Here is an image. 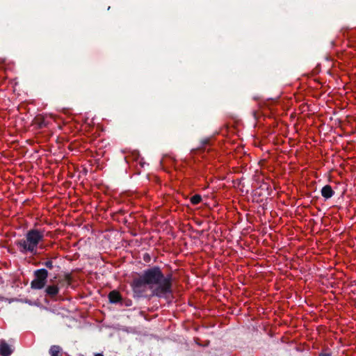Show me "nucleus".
I'll return each instance as SVG.
<instances>
[{"label":"nucleus","instance_id":"6","mask_svg":"<svg viewBox=\"0 0 356 356\" xmlns=\"http://www.w3.org/2000/svg\"><path fill=\"white\" fill-rule=\"evenodd\" d=\"M108 299L110 302L115 304L120 302L122 297L118 291H112L108 294Z\"/></svg>","mask_w":356,"mask_h":356},{"label":"nucleus","instance_id":"12","mask_svg":"<svg viewBox=\"0 0 356 356\" xmlns=\"http://www.w3.org/2000/svg\"><path fill=\"white\" fill-rule=\"evenodd\" d=\"M320 356H330V355L328 354H323V355H321Z\"/></svg>","mask_w":356,"mask_h":356},{"label":"nucleus","instance_id":"8","mask_svg":"<svg viewBox=\"0 0 356 356\" xmlns=\"http://www.w3.org/2000/svg\"><path fill=\"white\" fill-rule=\"evenodd\" d=\"M45 292L50 297H54L58 293L59 288L56 285H50L46 288Z\"/></svg>","mask_w":356,"mask_h":356},{"label":"nucleus","instance_id":"9","mask_svg":"<svg viewBox=\"0 0 356 356\" xmlns=\"http://www.w3.org/2000/svg\"><path fill=\"white\" fill-rule=\"evenodd\" d=\"M202 200V197L200 195H195L191 197V204L195 205L199 204Z\"/></svg>","mask_w":356,"mask_h":356},{"label":"nucleus","instance_id":"4","mask_svg":"<svg viewBox=\"0 0 356 356\" xmlns=\"http://www.w3.org/2000/svg\"><path fill=\"white\" fill-rule=\"evenodd\" d=\"M14 343L13 339L10 340L9 343H7L5 340H1V356H10L14 353Z\"/></svg>","mask_w":356,"mask_h":356},{"label":"nucleus","instance_id":"3","mask_svg":"<svg viewBox=\"0 0 356 356\" xmlns=\"http://www.w3.org/2000/svg\"><path fill=\"white\" fill-rule=\"evenodd\" d=\"M35 278L31 285L33 289H42L47 283L48 271L44 268L38 269L34 272Z\"/></svg>","mask_w":356,"mask_h":356},{"label":"nucleus","instance_id":"7","mask_svg":"<svg viewBox=\"0 0 356 356\" xmlns=\"http://www.w3.org/2000/svg\"><path fill=\"white\" fill-rule=\"evenodd\" d=\"M49 353L50 356H62L63 349L60 346L53 345L50 347Z\"/></svg>","mask_w":356,"mask_h":356},{"label":"nucleus","instance_id":"1","mask_svg":"<svg viewBox=\"0 0 356 356\" xmlns=\"http://www.w3.org/2000/svg\"><path fill=\"white\" fill-rule=\"evenodd\" d=\"M172 275L164 276L161 268L154 266L145 270L133 280V291L138 297L143 296L147 287L152 290V296L165 298L171 293Z\"/></svg>","mask_w":356,"mask_h":356},{"label":"nucleus","instance_id":"11","mask_svg":"<svg viewBox=\"0 0 356 356\" xmlns=\"http://www.w3.org/2000/svg\"><path fill=\"white\" fill-rule=\"evenodd\" d=\"M95 356H104V355L101 353H97V354H95Z\"/></svg>","mask_w":356,"mask_h":356},{"label":"nucleus","instance_id":"10","mask_svg":"<svg viewBox=\"0 0 356 356\" xmlns=\"http://www.w3.org/2000/svg\"><path fill=\"white\" fill-rule=\"evenodd\" d=\"M43 264L49 269H52L54 268L53 262L51 260L45 261Z\"/></svg>","mask_w":356,"mask_h":356},{"label":"nucleus","instance_id":"5","mask_svg":"<svg viewBox=\"0 0 356 356\" xmlns=\"http://www.w3.org/2000/svg\"><path fill=\"white\" fill-rule=\"evenodd\" d=\"M334 194V192L330 185H325L321 189V195L326 200L332 197Z\"/></svg>","mask_w":356,"mask_h":356},{"label":"nucleus","instance_id":"2","mask_svg":"<svg viewBox=\"0 0 356 356\" xmlns=\"http://www.w3.org/2000/svg\"><path fill=\"white\" fill-rule=\"evenodd\" d=\"M44 237V230L33 228L28 230L24 237L17 240L15 244L21 253L34 256L38 254V249L42 248Z\"/></svg>","mask_w":356,"mask_h":356}]
</instances>
